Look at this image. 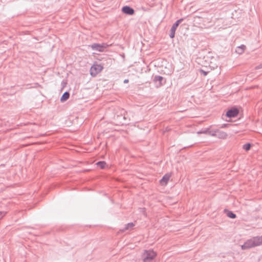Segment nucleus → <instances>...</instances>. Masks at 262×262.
<instances>
[{
  "mask_svg": "<svg viewBox=\"0 0 262 262\" xmlns=\"http://www.w3.org/2000/svg\"><path fill=\"white\" fill-rule=\"evenodd\" d=\"M153 81L156 84L157 88H159L165 83L164 78L161 76H155L154 78Z\"/></svg>",
  "mask_w": 262,
  "mask_h": 262,
  "instance_id": "obj_5",
  "label": "nucleus"
},
{
  "mask_svg": "<svg viewBox=\"0 0 262 262\" xmlns=\"http://www.w3.org/2000/svg\"><path fill=\"white\" fill-rule=\"evenodd\" d=\"M183 20V18H181L177 20L174 24H173L170 30V34H169V37L171 38H173L174 37L175 35V32L177 28L179 26V25L182 22Z\"/></svg>",
  "mask_w": 262,
  "mask_h": 262,
  "instance_id": "obj_4",
  "label": "nucleus"
},
{
  "mask_svg": "<svg viewBox=\"0 0 262 262\" xmlns=\"http://www.w3.org/2000/svg\"><path fill=\"white\" fill-rule=\"evenodd\" d=\"M254 247L252 238L247 240L244 245L241 246L242 250H246Z\"/></svg>",
  "mask_w": 262,
  "mask_h": 262,
  "instance_id": "obj_7",
  "label": "nucleus"
},
{
  "mask_svg": "<svg viewBox=\"0 0 262 262\" xmlns=\"http://www.w3.org/2000/svg\"><path fill=\"white\" fill-rule=\"evenodd\" d=\"M209 134H210L211 136H212L216 137L217 130H214L213 133H211V132H209Z\"/></svg>",
  "mask_w": 262,
  "mask_h": 262,
  "instance_id": "obj_20",
  "label": "nucleus"
},
{
  "mask_svg": "<svg viewBox=\"0 0 262 262\" xmlns=\"http://www.w3.org/2000/svg\"><path fill=\"white\" fill-rule=\"evenodd\" d=\"M156 255V253L152 250H145L142 255L143 262H155L154 259Z\"/></svg>",
  "mask_w": 262,
  "mask_h": 262,
  "instance_id": "obj_1",
  "label": "nucleus"
},
{
  "mask_svg": "<svg viewBox=\"0 0 262 262\" xmlns=\"http://www.w3.org/2000/svg\"><path fill=\"white\" fill-rule=\"evenodd\" d=\"M254 247L259 246L262 244V235L260 236H255L252 238Z\"/></svg>",
  "mask_w": 262,
  "mask_h": 262,
  "instance_id": "obj_9",
  "label": "nucleus"
},
{
  "mask_svg": "<svg viewBox=\"0 0 262 262\" xmlns=\"http://www.w3.org/2000/svg\"><path fill=\"white\" fill-rule=\"evenodd\" d=\"M170 175L169 174H166L163 176L162 179L160 180V183L162 185H166L168 180H169Z\"/></svg>",
  "mask_w": 262,
  "mask_h": 262,
  "instance_id": "obj_12",
  "label": "nucleus"
},
{
  "mask_svg": "<svg viewBox=\"0 0 262 262\" xmlns=\"http://www.w3.org/2000/svg\"><path fill=\"white\" fill-rule=\"evenodd\" d=\"M135 224L133 223H129L125 225V226L124 228L121 229L120 231L121 232H124L126 231V230H131L133 229V227L135 226Z\"/></svg>",
  "mask_w": 262,
  "mask_h": 262,
  "instance_id": "obj_11",
  "label": "nucleus"
},
{
  "mask_svg": "<svg viewBox=\"0 0 262 262\" xmlns=\"http://www.w3.org/2000/svg\"><path fill=\"white\" fill-rule=\"evenodd\" d=\"M123 119L124 120H126L127 119V117L125 115H124V116H123Z\"/></svg>",
  "mask_w": 262,
  "mask_h": 262,
  "instance_id": "obj_24",
  "label": "nucleus"
},
{
  "mask_svg": "<svg viewBox=\"0 0 262 262\" xmlns=\"http://www.w3.org/2000/svg\"><path fill=\"white\" fill-rule=\"evenodd\" d=\"M69 97L70 93L68 92H64L60 98L61 102H63L66 101L69 98Z\"/></svg>",
  "mask_w": 262,
  "mask_h": 262,
  "instance_id": "obj_15",
  "label": "nucleus"
},
{
  "mask_svg": "<svg viewBox=\"0 0 262 262\" xmlns=\"http://www.w3.org/2000/svg\"><path fill=\"white\" fill-rule=\"evenodd\" d=\"M122 11L124 14L132 15L135 13V10L129 6H125L122 8Z\"/></svg>",
  "mask_w": 262,
  "mask_h": 262,
  "instance_id": "obj_8",
  "label": "nucleus"
},
{
  "mask_svg": "<svg viewBox=\"0 0 262 262\" xmlns=\"http://www.w3.org/2000/svg\"><path fill=\"white\" fill-rule=\"evenodd\" d=\"M6 212L5 211H0V220L3 219V217L6 215Z\"/></svg>",
  "mask_w": 262,
  "mask_h": 262,
  "instance_id": "obj_19",
  "label": "nucleus"
},
{
  "mask_svg": "<svg viewBox=\"0 0 262 262\" xmlns=\"http://www.w3.org/2000/svg\"><path fill=\"white\" fill-rule=\"evenodd\" d=\"M103 69L100 64H94L90 69V74L93 77H95Z\"/></svg>",
  "mask_w": 262,
  "mask_h": 262,
  "instance_id": "obj_2",
  "label": "nucleus"
},
{
  "mask_svg": "<svg viewBox=\"0 0 262 262\" xmlns=\"http://www.w3.org/2000/svg\"><path fill=\"white\" fill-rule=\"evenodd\" d=\"M254 247L259 246L262 244V235L260 236H255L252 238Z\"/></svg>",
  "mask_w": 262,
  "mask_h": 262,
  "instance_id": "obj_10",
  "label": "nucleus"
},
{
  "mask_svg": "<svg viewBox=\"0 0 262 262\" xmlns=\"http://www.w3.org/2000/svg\"><path fill=\"white\" fill-rule=\"evenodd\" d=\"M261 68H262V63L259 64L258 66H257L255 67V69H256V70H258V69H260Z\"/></svg>",
  "mask_w": 262,
  "mask_h": 262,
  "instance_id": "obj_21",
  "label": "nucleus"
},
{
  "mask_svg": "<svg viewBox=\"0 0 262 262\" xmlns=\"http://www.w3.org/2000/svg\"><path fill=\"white\" fill-rule=\"evenodd\" d=\"M251 147V144L250 143H246L243 145V149L246 151H248L250 150Z\"/></svg>",
  "mask_w": 262,
  "mask_h": 262,
  "instance_id": "obj_18",
  "label": "nucleus"
},
{
  "mask_svg": "<svg viewBox=\"0 0 262 262\" xmlns=\"http://www.w3.org/2000/svg\"><path fill=\"white\" fill-rule=\"evenodd\" d=\"M128 81H129L128 79H125V80H124V83H128Z\"/></svg>",
  "mask_w": 262,
  "mask_h": 262,
  "instance_id": "obj_23",
  "label": "nucleus"
},
{
  "mask_svg": "<svg viewBox=\"0 0 262 262\" xmlns=\"http://www.w3.org/2000/svg\"><path fill=\"white\" fill-rule=\"evenodd\" d=\"M97 165L101 168L103 169L105 167L106 163L104 161H99L97 163Z\"/></svg>",
  "mask_w": 262,
  "mask_h": 262,
  "instance_id": "obj_17",
  "label": "nucleus"
},
{
  "mask_svg": "<svg viewBox=\"0 0 262 262\" xmlns=\"http://www.w3.org/2000/svg\"><path fill=\"white\" fill-rule=\"evenodd\" d=\"M109 46L106 43H103L102 44L99 43H93L91 45V47L93 50L98 51L99 52H103L104 50Z\"/></svg>",
  "mask_w": 262,
  "mask_h": 262,
  "instance_id": "obj_3",
  "label": "nucleus"
},
{
  "mask_svg": "<svg viewBox=\"0 0 262 262\" xmlns=\"http://www.w3.org/2000/svg\"><path fill=\"white\" fill-rule=\"evenodd\" d=\"M239 111L236 108H232L226 113V116L229 118L236 117L238 114Z\"/></svg>",
  "mask_w": 262,
  "mask_h": 262,
  "instance_id": "obj_6",
  "label": "nucleus"
},
{
  "mask_svg": "<svg viewBox=\"0 0 262 262\" xmlns=\"http://www.w3.org/2000/svg\"><path fill=\"white\" fill-rule=\"evenodd\" d=\"M245 49L246 46L245 45H241L236 48L235 52L238 54H242L245 51Z\"/></svg>",
  "mask_w": 262,
  "mask_h": 262,
  "instance_id": "obj_14",
  "label": "nucleus"
},
{
  "mask_svg": "<svg viewBox=\"0 0 262 262\" xmlns=\"http://www.w3.org/2000/svg\"><path fill=\"white\" fill-rule=\"evenodd\" d=\"M227 137V134L222 131L217 130L216 137L220 139H225Z\"/></svg>",
  "mask_w": 262,
  "mask_h": 262,
  "instance_id": "obj_13",
  "label": "nucleus"
},
{
  "mask_svg": "<svg viewBox=\"0 0 262 262\" xmlns=\"http://www.w3.org/2000/svg\"><path fill=\"white\" fill-rule=\"evenodd\" d=\"M227 215L231 219H235L236 217V214L231 211H227Z\"/></svg>",
  "mask_w": 262,
  "mask_h": 262,
  "instance_id": "obj_16",
  "label": "nucleus"
},
{
  "mask_svg": "<svg viewBox=\"0 0 262 262\" xmlns=\"http://www.w3.org/2000/svg\"><path fill=\"white\" fill-rule=\"evenodd\" d=\"M201 72L203 73L205 76L207 74V72L203 71V70H201Z\"/></svg>",
  "mask_w": 262,
  "mask_h": 262,
  "instance_id": "obj_22",
  "label": "nucleus"
}]
</instances>
